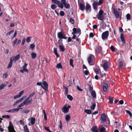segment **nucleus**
<instances>
[{
    "label": "nucleus",
    "instance_id": "2",
    "mask_svg": "<svg viewBox=\"0 0 132 132\" xmlns=\"http://www.w3.org/2000/svg\"><path fill=\"white\" fill-rule=\"evenodd\" d=\"M103 13L104 12L101 9L100 10L98 14L96 15V16L98 20H103L104 18Z\"/></svg>",
    "mask_w": 132,
    "mask_h": 132
},
{
    "label": "nucleus",
    "instance_id": "59",
    "mask_svg": "<svg viewBox=\"0 0 132 132\" xmlns=\"http://www.w3.org/2000/svg\"><path fill=\"white\" fill-rule=\"evenodd\" d=\"M21 102V101L20 100H18L17 101H16L14 103V104L13 105V106H14L18 104V103Z\"/></svg>",
    "mask_w": 132,
    "mask_h": 132
},
{
    "label": "nucleus",
    "instance_id": "56",
    "mask_svg": "<svg viewBox=\"0 0 132 132\" xmlns=\"http://www.w3.org/2000/svg\"><path fill=\"white\" fill-rule=\"evenodd\" d=\"M104 0H99L98 2H97L99 4V5H101L103 3Z\"/></svg>",
    "mask_w": 132,
    "mask_h": 132
},
{
    "label": "nucleus",
    "instance_id": "7",
    "mask_svg": "<svg viewBox=\"0 0 132 132\" xmlns=\"http://www.w3.org/2000/svg\"><path fill=\"white\" fill-rule=\"evenodd\" d=\"M85 10L87 13L90 12L91 11V6L88 3H87L85 7Z\"/></svg>",
    "mask_w": 132,
    "mask_h": 132
},
{
    "label": "nucleus",
    "instance_id": "21",
    "mask_svg": "<svg viewBox=\"0 0 132 132\" xmlns=\"http://www.w3.org/2000/svg\"><path fill=\"white\" fill-rule=\"evenodd\" d=\"M53 51L55 54L56 55L57 57H59L60 55L57 53V48H54Z\"/></svg>",
    "mask_w": 132,
    "mask_h": 132
},
{
    "label": "nucleus",
    "instance_id": "38",
    "mask_svg": "<svg viewBox=\"0 0 132 132\" xmlns=\"http://www.w3.org/2000/svg\"><path fill=\"white\" fill-rule=\"evenodd\" d=\"M24 105H28L29 104V101L28 100H26L25 99L24 101L23 102Z\"/></svg>",
    "mask_w": 132,
    "mask_h": 132
},
{
    "label": "nucleus",
    "instance_id": "33",
    "mask_svg": "<svg viewBox=\"0 0 132 132\" xmlns=\"http://www.w3.org/2000/svg\"><path fill=\"white\" fill-rule=\"evenodd\" d=\"M65 8L66 9H69L70 7V5L69 3H66L64 5Z\"/></svg>",
    "mask_w": 132,
    "mask_h": 132
},
{
    "label": "nucleus",
    "instance_id": "22",
    "mask_svg": "<svg viewBox=\"0 0 132 132\" xmlns=\"http://www.w3.org/2000/svg\"><path fill=\"white\" fill-rule=\"evenodd\" d=\"M7 82H4L0 86V90L3 88L7 84Z\"/></svg>",
    "mask_w": 132,
    "mask_h": 132
},
{
    "label": "nucleus",
    "instance_id": "13",
    "mask_svg": "<svg viewBox=\"0 0 132 132\" xmlns=\"http://www.w3.org/2000/svg\"><path fill=\"white\" fill-rule=\"evenodd\" d=\"M22 109V108H15L7 110L6 111V112H17L20 109Z\"/></svg>",
    "mask_w": 132,
    "mask_h": 132
},
{
    "label": "nucleus",
    "instance_id": "60",
    "mask_svg": "<svg viewBox=\"0 0 132 132\" xmlns=\"http://www.w3.org/2000/svg\"><path fill=\"white\" fill-rule=\"evenodd\" d=\"M21 102V101L20 100H18L17 101H16L14 103V104L13 105V106H14L18 104V103Z\"/></svg>",
    "mask_w": 132,
    "mask_h": 132
},
{
    "label": "nucleus",
    "instance_id": "46",
    "mask_svg": "<svg viewBox=\"0 0 132 132\" xmlns=\"http://www.w3.org/2000/svg\"><path fill=\"white\" fill-rule=\"evenodd\" d=\"M36 84H37V85H38V86H41L42 88L43 87V85H42L43 84H42V82H38Z\"/></svg>",
    "mask_w": 132,
    "mask_h": 132
},
{
    "label": "nucleus",
    "instance_id": "58",
    "mask_svg": "<svg viewBox=\"0 0 132 132\" xmlns=\"http://www.w3.org/2000/svg\"><path fill=\"white\" fill-rule=\"evenodd\" d=\"M27 97L26 96H24L22 97L20 100V101H22L23 100L25 99Z\"/></svg>",
    "mask_w": 132,
    "mask_h": 132
},
{
    "label": "nucleus",
    "instance_id": "45",
    "mask_svg": "<svg viewBox=\"0 0 132 132\" xmlns=\"http://www.w3.org/2000/svg\"><path fill=\"white\" fill-rule=\"evenodd\" d=\"M58 4H57L58 5V6L61 8H63V4H62V3H60H60H57Z\"/></svg>",
    "mask_w": 132,
    "mask_h": 132
},
{
    "label": "nucleus",
    "instance_id": "48",
    "mask_svg": "<svg viewBox=\"0 0 132 132\" xmlns=\"http://www.w3.org/2000/svg\"><path fill=\"white\" fill-rule=\"evenodd\" d=\"M96 104H93L91 107V109L92 110H94L96 107Z\"/></svg>",
    "mask_w": 132,
    "mask_h": 132
},
{
    "label": "nucleus",
    "instance_id": "20",
    "mask_svg": "<svg viewBox=\"0 0 132 132\" xmlns=\"http://www.w3.org/2000/svg\"><path fill=\"white\" fill-rule=\"evenodd\" d=\"M13 61L11 59L10 60V62L9 63L7 67V69H9L11 68L12 65V61Z\"/></svg>",
    "mask_w": 132,
    "mask_h": 132
},
{
    "label": "nucleus",
    "instance_id": "61",
    "mask_svg": "<svg viewBox=\"0 0 132 132\" xmlns=\"http://www.w3.org/2000/svg\"><path fill=\"white\" fill-rule=\"evenodd\" d=\"M26 41V39L25 38H24L23 39L22 42V43L21 44V45H23L24 44V43H25Z\"/></svg>",
    "mask_w": 132,
    "mask_h": 132
},
{
    "label": "nucleus",
    "instance_id": "44",
    "mask_svg": "<svg viewBox=\"0 0 132 132\" xmlns=\"http://www.w3.org/2000/svg\"><path fill=\"white\" fill-rule=\"evenodd\" d=\"M52 2L56 4H58L60 3V1H58V0H51Z\"/></svg>",
    "mask_w": 132,
    "mask_h": 132
},
{
    "label": "nucleus",
    "instance_id": "49",
    "mask_svg": "<svg viewBox=\"0 0 132 132\" xmlns=\"http://www.w3.org/2000/svg\"><path fill=\"white\" fill-rule=\"evenodd\" d=\"M14 31L13 30H12L10 31L6 34V36H8L9 35H10L12 33L14 32Z\"/></svg>",
    "mask_w": 132,
    "mask_h": 132
},
{
    "label": "nucleus",
    "instance_id": "5",
    "mask_svg": "<svg viewBox=\"0 0 132 132\" xmlns=\"http://www.w3.org/2000/svg\"><path fill=\"white\" fill-rule=\"evenodd\" d=\"M71 107L70 105H68L67 106L66 105H65L62 109V112L64 113H66L68 112L69 109Z\"/></svg>",
    "mask_w": 132,
    "mask_h": 132
},
{
    "label": "nucleus",
    "instance_id": "23",
    "mask_svg": "<svg viewBox=\"0 0 132 132\" xmlns=\"http://www.w3.org/2000/svg\"><path fill=\"white\" fill-rule=\"evenodd\" d=\"M108 85L107 84L104 83L103 85V91H106Z\"/></svg>",
    "mask_w": 132,
    "mask_h": 132
},
{
    "label": "nucleus",
    "instance_id": "10",
    "mask_svg": "<svg viewBox=\"0 0 132 132\" xmlns=\"http://www.w3.org/2000/svg\"><path fill=\"white\" fill-rule=\"evenodd\" d=\"M94 9L95 11H97V7L99 5V4L96 1H94L93 2L92 4Z\"/></svg>",
    "mask_w": 132,
    "mask_h": 132
},
{
    "label": "nucleus",
    "instance_id": "37",
    "mask_svg": "<svg viewBox=\"0 0 132 132\" xmlns=\"http://www.w3.org/2000/svg\"><path fill=\"white\" fill-rule=\"evenodd\" d=\"M126 16L127 20H130L131 19L130 15L128 13L127 14Z\"/></svg>",
    "mask_w": 132,
    "mask_h": 132
},
{
    "label": "nucleus",
    "instance_id": "34",
    "mask_svg": "<svg viewBox=\"0 0 132 132\" xmlns=\"http://www.w3.org/2000/svg\"><path fill=\"white\" fill-rule=\"evenodd\" d=\"M109 103L110 104H112L113 101V99L112 97L110 96H109Z\"/></svg>",
    "mask_w": 132,
    "mask_h": 132
},
{
    "label": "nucleus",
    "instance_id": "11",
    "mask_svg": "<svg viewBox=\"0 0 132 132\" xmlns=\"http://www.w3.org/2000/svg\"><path fill=\"white\" fill-rule=\"evenodd\" d=\"M98 130L100 132H104L106 130V129L102 125H101L98 127Z\"/></svg>",
    "mask_w": 132,
    "mask_h": 132
},
{
    "label": "nucleus",
    "instance_id": "24",
    "mask_svg": "<svg viewBox=\"0 0 132 132\" xmlns=\"http://www.w3.org/2000/svg\"><path fill=\"white\" fill-rule=\"evenodd\" d=\"M35 118H31L30 123L32 125H33L35 123Z\"/></svg>",
    "mask_w": 132,
    "mask_h": 132
},
{
    "label": "nucleus",
    "instance_id": "26",
    "mask_svg": "<svg viewBox=\"0 0 132 132\" xmlns=\"http://www.w3.org/2000/svg\"><path fill=\"white\" fill-rule=\"evenodd\" d=\"M56 67L58 69H62V68L61 63H60L57 64Z\"/></svg>",
    "mask_w": 132,
    "mask_h": 132
},
{
    "label": "nucleus",
    "instance_id": "28",
    "mask_svg": "<svg viewBox=\"0 0 132 132\" xmlns=\"http://www.w3.org/2000/svg\"><path fill=\"white\" fill-rule=\"evenodd\" d=\"M123 65V62L122 61H121L119 62V69H121Z\"/></svg>",
    "mask_w": 132,
    "mask_h": 132
},
{
    "label": "nucleus",
    "instance_id": "42",
    "mask_svg": "<svg viewBox=\"0 0 132 132\" xmlns=\"http://www.w3.org/2000/svg\"><path fill=\"white\" fill-rule=\"evenodd\" d=\"M67 97L70 100L72 101L73 99L72 96L70 95H67Z\"/></svg>",
    "mask_w": 132,
    "mask_h": 132
},
{
    "label": "nucleus",
    "instance_id": "30",
    "mask_svg": "<svg viewBox=\"0 0 132 132\" xmlns=\"http://www.w3.org/2000/svg\"><path fill=\"white\" fill-rule=\"evenodd\" d=\"M97 130V127L96 126H94L93 127L91 128L92 131L93 132H94Z\"/></svg>",
    "mask_w": 132,
    "mask_h": 132
},
{
    "label": "nucleus",
    "instance_id": "9",
    "mask_svg": "<svg viewBox=\"0 0 132 132\" xmlns=\"http://www.w3.org/2000/svg\"><path fill=\"white\" fill-rule=\"evenodd\" d=\"M20 57V55L18 54L15 56H13L10 59H12L13 61H14V62H15L17 61L19 59Z\"/></svg>",
    "mask_w": 132,
    "mask_h": 132
},
{
    "label": "nucleus",
    "instance_id": "36",
    "mask_svg": "<svg viewBox=\"0 0 132 132\" xmlns=\"http://www.w3.org/2000/svg\"><path fill=\"white\" fill-rule=\"evenodd\" d=\"M73 60L72 59H70V60L69 63L70 65L72 67H74V65L73 64Z\"/></svg>",
    "mask_w": 132,
    "mask_h": 132
},
{
    "label": "nucleus",
    "instance_id": "19",
    "mask_svg": "<svg viewBox=\"0 0 132 132\" xmlns=\"http://www.w3.org/2000/svg\"><path fill=\"white\" fill-rule=\"evenodd\" d=\"M91 95L94 98H96V94L95 91H90Z\"/></svg>",
    "mask_w": 132,
    "mask_h": 132
},
{
    "label": "nucleus",
    "instance_id": "18",
    "mask_svg": "<svg viewBox=\"0 0 132 132\" xmlns=\"http://www.w3.org/2000/svg\"><path fill=\"white\" fill-rule=\"evenodd\" d=\"M24 91H20L19 94L17 95H16L14 97V98L15 99H16L17 98H20V97L24 93Z\"/></svg>",
    "mask_w": 132,
    "mask_h": 132
},
{
    "label": "nucleus",
    "instance_id": "25",
    "mask_svg": "<svg viewBox=\"0 0 132 132\" xmlns=\"http://www.w3.org/2000/svg\"><path fill=\"white\" fill-rule=\"evenodd\" d=\"M59 48L60 51L62 52L64 51L65 50L64 46L61 45H59Z\"/></svg>",
    "mask_w": 132,
    "mask_h": 132
},
{
    "label": "nucleus",
    "instance_id": "14",
    "mask_svg": "<svg viewBox=\"0 0 132 132\" xmlns=\"http://www.w3.org/2000/svg\"><path fill=\"white\" fill-rule=\"evenodd\" d=\"M106 116L104 113H103L101 116V119L103 122L106 121Z\"/></svg>",
    "mask_w": 132,
    "mask_h": 132
},
{
    "label": "nucleus",
    "instance_id": "17",
    "mask_svg": "<svg viewBox=\"0 0 132 132\" xmlns=\"http://www.w3.org/2000/svg\"><path fill=\"white\" fill-rule=\"evenodd\" d=\"M120 39L123 44H125V40L124 37V35L122 33H121V35Z\"/></svg>",
    "mask_w": 132,
    "mask_h": 132
},
{
    "label": "nucleus",
    "instance_id": "43",
    "mask_svg": "<svg viewBox=\"0 0 132 132\" xmlns=\"http://www.w3.org/2000/svg\"><path fill=\"white\" fill-rule=\"evenodd\" d=\"M2 117L3 118H5L6 119H9L10 118V116L9 115H5L2 116Z\"/></svg>",
    "mask_w": 132,
    "mask_h": 132
},
{
    "label": "nucleus",
    "instance_id": "1",
    "mask_svg": "<svg viewBox=\"0 0 132 132\" xmlns=\"http://www.w3.org/2000/svg\"><path fill=\"white\" fill-rule=\"evenodd\" d=\"M88 62L90 65H93L95 64V60L93 55H90L87 58Z\"/></svg>",
    "mask_w": 132,
    "mask_h": 132
},
{
    "label": "nucleus",
    "instance_id": "39",
    "mask_svg": "<svg viewBox=\"0 0 132 132\" xmlns=\"http://www.w3.org/2000/svg\"><path fill=\"white\" fill-rule=\"evenodd\" d=\"M35 47V45L33 43L31 44L29 47V49H31V50H33Z\"/></svg>",
    "mask_w": 132,
    "mask_h": 132
},
{
    "label": "nucleus",
    "instance_id": "27",
    "mask_svg": "<svg viewBox=\"0 0 132 132\" xmlns=\"http://www.w3.org/2000/svg\"><path fill=\"white\" fill-rule=\"evenodd\" d=\"M87 87L89 91H93V86H92L90 85H88L87 86Z\"/></svg>",
    "mask_w": 132,
    "mask_h": 132
},
{
    "label": "nucleus",
    "instance_id": "32",
    "mask_svg": "<svg viewBox=\"0 0 132 132\" xmlns=\"http://www.w3.org/2000/svg\"><path fill=\"white\" fill-rule=\"evenodd\" d=\"M24 129L25 132H29L28 127L27 125H25L24 127Z\"/></svg>",
    "mask_w": 132,
    "mask_h": 132
},
{
    "label": "nucleus",
    "instance_id": "62",
    "mask_svg": "<svg viewBox=\"0 0 132 132\" xmlns=\"http://www.w3.org/2000/svg\"><path fill=\"white\" fill-rule=\"evenodd\" d=\"M110 48L112 51L114 52L115 51V49L113 46H111L110 47Z\"/></svg>",
    "mask_w": 132,
    "mask_h": 132
},
{
    "label": "nucleus",
    "instance_id": "47",
    "mask_svg": "<svg viewBox=\"0 0 132 132\" xmlns=\"http://www.w3.org/2000/svg\"><path fill=\"white\" fill-rule=\"evenodd\" d=\"M56 6L54 4H52L51 6V7L52 9H55L56 8Z\"/></svg>",
    "mask_w": 132,
    "mask_h": 132
},
{
    "label": "nucleus",
    "instance_id": "15",
    "mask_svg": "<svg viewBox=\"0 0 132 132\" xmlns=\"http://www.w3.org/2000/svg\"><path fill=\"white\" fill-rule=\"evenodd\" d=\"M113 13L114 14L116 18H118L119 17V12L114 8L113 9Z\"/></svg>",
    "mask_w": 132,
    "mask_h": 132
},
{
    "label": "nucleus",
    "instance_id": "31",
    "mask_svg": "<svg viewBox=\"0 0 132 132\" xmlns=\"http://www.w3.org/2000/svg\"><path fill=\"white\" fill-rule=\"evenodd\" d=\"M99 67H98L95 68L94 69V71L96 74H97L99 73Z\"/></svg>",
    "mask_w": 132,
    "mask_h": 132
},
{
    "label": "nucleus",
    "instance_id": "57",
    "mask_svg": "<svg viewBox=\"0 0 132 132\" xmlns=\"http://www.w3.org/2000/svg\"><path fill=\"white\" fill-rule=\"evenodd\" d=\"M30 111L29 110H26L22 111V113H29Z\"/></svg>",
    "mask_w": 132,
    "mask_h": 132
},
{
    "label": "nucleus",
    "instance_id": "8",
    "mask_svg": "<svg viewBox=\"0 0 132 132\" xmlns=\"http://www.w3.org/2000/svg\"><path fill=\"white\" fill-rule=\"evenodd\" d=\"M43 84L44 85L43 88L45 91H47L48 90V85L47 82L46 81H44L43 82Z\"/></svg>",
    "mask_w": 132,
    "mask_h": 132
},
{
    "label": "nucleus",
    "instance_id": "63",
    "mask_svg": "<svg viewBox=\"0 0 132 132\" xmlns=\"http://www.w3.org/2000/svg\"><path fill=\"white\" fill-rule=\"evenodd\" d=\"M60 123L59 128L60 129H61L62 128V125L61 121H60Z\"/></svg>",
    "mask_w": 132,
    "mask_h": 132
},
{
    "label": "nucleus",
    "instance_id": "35",
    "mask_svg": "<svg viewBox=\"0 0 132 132\" xmlns=\"http://www.w3.org/2000/svg\"><path fill=\"white\" fill-rule=\"evenodd\" d=\"M77 29L76 28H74L73 29V32H72V35H74L75 34H76L77 33Z\"/></svg>",
    "mask_w": 132,
    "mask_h": 132
},
{
    "label": "nucleus",
    "instance_id": "41",
    "mask_svg": "<svg viewBox=\"0 0 132 132\" xmlns=\"http://www.w3.org/2000/svg\"><path fill=\"white\" fill-rule=\"evenodd\" d=\"M32 58V59H34L36 56V54L32 52L31 54Z\"/></svg>",
    "mask_w": 132,
    "mask_h": 132
},
{
    "label": "nucleus",
    "instance_id": "52",
    "mask_svg": "<svg viewBox=\"0 0 132 132\" xmlns=\"http://www.w3.org/2000/svg\"><path fill=\"white\" fill-rule=\"evenodd\" d=\"M69 22L72 24H74L75 22L74 20L71 18H70V19Z\"/></svg>",
    "mask_w": 132,
    "mask_h": 132
},
{
    "label": "nucleus",
    "instance_id": "40",
    "mask_svg": "<svg viewBox=\"0 0 132 132\" xmlns=\"http://www.w3.org/2000/svg\"><path fill=\"white\" fill-rule=\"evenodd\" d=\"M70 116L69 115H67L65 116V120L67 121H68L70 119Z\"/></svg>",
    "mask_w": 132,
    "mask_h": 132
},
{
    "label": "nucleus",
    "instance_id": "53",
    "mask_svg": "<svg viewBox=\"0 0 132 132\" xmlns=\"http://www.w3.org/2000/svg\"><path fill=\"white\" fill-rule=\"evenodd\" d=\"M47 131L49 132H52L51 130H50L49 129V127H48L45 126L44 128Z\"/></svg>",
    "mask_w": 132,
    "mask_h": 132
},
{
    "label": "nucleus",
    "instance_id": "64",
    "mask_svg": "<svg viewBox=\"0 0 132 132\" xmlns=\"http://www.w3.org/2000/svg\"><path fill=\"white\" fill-rule=\"evenodd\" d=\"M61 3L64 5L66 3V0H61Z\"/></svg>",
    "mask_w": 132,
    "mask_h": 132
},
{
    "label": "nucleus",
    "instance_id": "54",
    "mask_svg": "<svg viewBox=\"0 0 132 132\" xmlns=\"http://www.w3.org/2000/svg\"><path fill=\"white\" fill-rule=\"evenodd\" d=\"M31 37H28L26 39V42L28 43H29L31 41Z\"/></svg>",
    "mask_w": 132,
    "mask_h": 132
},
{
    "label": "nucleus",
    "instance_id": "51",
    "mask_svg": "<svg viewBox=\"0 0 132 132\" xmlns=\"http://www.w3.org/2000/svg\"><path fill=\"white\" fill-rule=\"evenodd\" d=\"M60 14L61 16H63L65 15V13L63 11H61L60 13Z\"/></svg>",
    "mask_w": 132,
    "mask_h": 132
},
{
    "label": "nucleus",
    "instance_id": "16",
    "mask_svg": "<svg viewBox=\"0 0 132 132\" xmlns=\"http://www.w3.org/2000/svg\"><path fill=\"white\" fill-rule=\"evenodd\" d=\"M103 68L104 70L106 71L108 69V62H106L104 63L103 65Z\"/></svg>",
    "mask_w": 132,
    "mask_h": 132
},
{
    "label": "nucleus",
    "instance_id": "55",
    "mask_svg": "<svg viewBox=\"0 0 132 132\" xmlns=\"http://www.w3.org/2000/svg\"><path fill=\"white\" fill-rule=\"evenodd\" d=\"M18 41V39L16 38L15 39V40L14 41L13 43V46H15L16 44V43Z\"/></svg>",
    "mask_w": 132,
    "mask_h": 132
},
{
    "label": "nucleus",
    "instance_id": "3",
    "mask_svg": "<svg viewBox=\"0 0 132 132\" xmlns=\"http://www.w3.org/2000/svg\"><path fill=\"white\" fill-rule=\"evenodd\" d=\"M9 132H16L14 126L11 121L9 122V126L8 127Z\"/></svg>",
    "mask_w": 132,
    "mask_h": 132
},
{
    "label": "nucleus",
    "instance_id": "6",
    "mask_svg": "<svg viewBox=\"0 0 132 132\" xmlns=\"http://www.w3.org/2000/svg\"><path fill=\"white\" fill-rule=\"evenodd\" d=\"M109 35V31H106L103 32L102 35V38L103 40L107 39Z\"/></svg>",
    "mask_w": 132,
    "mask_h": 132
},
{
    "label": "nucleus",
    "instance_id": "4",
    "mask_svg": "<svg viewBox=\"0 0 132 132\" xmlns=\"http://www.w3.org/2000/svg\"><path fill=\"white\" fill-rule=\"evenodd\" d=\"M57 37L60 39H66L67 38L65 34L62 32H59L57 33Z\"/></svg>",
    "mask_w": 132,
    "mask_h": 132
},
{
    "label": "nucleus",
    "instance_id": "50",
    "mask_svg": "<svg viewBox=\"0 0 132 132\" xmlns=\"http://www.w3.org/2000/svg\"><path fill=\"white\" fill-rule=\"evenodd\" d=\"M126 112L127 113H128L129 115V116L130 117H132V114L131 112L130 111H129V110H126Z\"/></svg>",
    "mask_w": 132,
    "mask_h": 132
},
{
    "label": "nucleus",
    "instance_id": "29",
    "mask_svg": "<svg viewBox=\"0 0 132 132\" xmlns=\"http://www.w3.org/2000/svg\"><path fill=\"white\" fill-rule=\"evenodd\" d=\"M84 112L88 114H90L92 112L90 110L85 109Z\"/></svg>",
    "mask_w": 132,
    "mask_h": 132
},
{
    "label": "nucleus",
    "instance_id": "12",
    "mask_svg": "<svg viewBox=\"0 0 132 132\" xmlns=\"http://www.w3.org/2000/svg\"><path fill=\"white\" fill-rule=\"evenodd\" d=\"M78 5L79 6V9L80 10L83 11L85 8V5L81 3H79Z\"/></svg>",
    "mask_w": 132,
    "mask_h": 132
}]
</instances>
